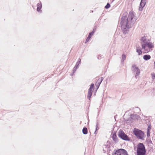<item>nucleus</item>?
<instances>
[{"label": "nucleus", "instance_id": "20e7f679", "mask_svg": "<svg viewBox=\"0 0 155 155\" xmlns=\"http://www.w3.org/2000/svg\"><path fill=\"white\" fill-rule=\"evenodd\" d=\"M118 136L119 137L124 140L129 141L130 140L128 136L122 130H120L119 131Z\"/></svg>", "mask_w": 155, "mask_h": 155}, {"label": "nucleus", "instance_id": "5701e85b", "mask_svg": "<svg viewBox=\"0 0 155 155\" xmlns=\"http://www.w3.org/2000/svg\"><path fill=\"white\" fill-rule=\"evenodd\" d=\"M150 130H147V137H149L150 136Z\"/></svg>", "mask_w": 155, "mask_h": 155}, {"label": "nucleus", "instance_id": "473e14b6", "mask_svg": "<svg viewBox=\"0 0 155 155\" xmlns=\"http://www.w3.org/2000/svg\"><path fill=\"white\" fill-rule=\"evenodd\" d=\"M136 108H137L138 109H139L138 107H136Z\"/></svg>", "mask_w": 155, "mask_h": 155}, {"label": "nucleus", "instance_id": "bb28decb", "mask_svg": "<svg viewBox=\"0 0 155 155\" xmlns=\"http://www.w3.org/2000/svg\"><path fill=\"white\" fill-rule=\"evenodd\" d=\"M90 38H89V37H88L87 38V39H86V41H85V43H86L87 42H88L89 41V40L90 39Z\"/></svg>", "mask_w": 155, "mask_h": 155}, {"label": "nucleus", "instance_id": "b1692460", "mask_svg": "<svg viewBox=\"0 0 155 155\" xmlns=\"http://www.w3.org/2000/svg\"><path fill=\"white\" fill-rule=\"evenodd\" d=\"M152 78L154 79L155 78V74L153 73L152 74Z\"/></svg>", "mask_w": 155, "mask_h": 155}, {"label": "nucleus", "instance_id": "6ab92c4d", "mask_svg": "<svg viewBox=\"0 0 155 155\" xmlns=\"http://www.w3.org/2000/svg\"><path fill=\"white\" fill-rule=\"evenodd\" d=\"M138 116L137 115H131V118L132 119L134 120L135 118L136 119L138 118Z\"/></svg>", "mask_w": 155, "mask_h": 155}, {"label": "nucleus", "instance_id": "cd10ccee", "mask_svg": "<svg viewBox=\"0 0 155 155\" xmlns=\"http://www.w3.org/2000/svg\"><path fill=\"white\" fill-rule=\"evenodd\" d=\"M150 129H151L150 126V125H149L148 126V128L147 129V130H150Z\"/></svg>", "mask_w": 155, "mask_h": 155}, {"label": "nucleus", "instance_id": "0eeeda50", "mask_svg": "<svg viewBox=\"0 0 155 155\" xmlns=\"http://www.w3.org/2000/svg\"><path fill=\"white\" fill-rule=\"evenodd\" d=\"M113 155H128L127 151L123 149H120L117 150Z\"/></svg>", "mask_w": 155, "mask_h": 155}, {"label": "nucleus", "instance_id": "a878e982", "mask_svg": "<svg viewBox=\"0 0 155 155\" xmlns=\"http://www.w3.org/2000/svg\"><path fill=\"white\" fill-rule=\"evenodd\" d=\"M98 125H99V124H98V123L97 122V124H96V130H98L99 129V127H98Z\"/></svg>", "mask_w": 155, "mask_h": 155}, {"label": "nucleus", "instance_id": "7c9ffc66", "mask_svg": "<svg viewBox=\"0 0 155 155\" xmlns=\"http://www.w3.org/2000/svg\"><path fill=\"white\" fill-rule=\"evenodd\" d=\"M154 68H155V61H154Z\"/></svg>", "mask_w": 155, "mask_h": 155}, {"label": "nucleus", "instance_id": "c756f323", "mask_svg": "<svg viewBox=\"0 0 155 155\" xmlns=\"http://www.w3.org/2000/svg\"><path fill=\"white\" fill-rule=\"evenodd\" d=\"M97 130H95V131L94 132V134H97Z\"/></svg>", "mask_w": 155, "mask_h": 155}, {"label": "nucleus", "instance_id": "a211bd4d", "mask_svg": "<svg viewBox=\"0 0 155 155\" xmlns=\"http://www.w3.org/2000/svg\"><path fill=\"white\" fill-rule=\"evenodd\" d=\"M81 59L80 58H79L78 59V61L77 62L75 66L78 68L79 65L81 64Z\"/></svg>", "mask_w": 155, "mask_h": 155}, {"label": "nucleus", "instance_id": "aec40b11", "mask_svg": "<svg viewBox=\"0 0 155 155\" xmlns=\"http://www.w3.org/2000/svg\"><path fill=\"white\" fill-rule=\"evenodd\" d=\"M95 32V31H94V29L93 31H92L91 32H90L89 33V35L88 36V37H89V38H91L92 36L93 35V34Z\"/></svg>", "mask_w": 155, "mask_h": 155}, {"label": "nucleus", "instance_id": "4468645a", "mask_svg": "<svg viewBox=\"0 0 155 155\" xmlns=\"http://www.w3.org/2000/svg\"><path fill=\"white\" fill-rule=\"evenodd\" d=\"M136 52L138 53L139 55L142 54L141 48L139 46L136 47Z\"/></svg>", "mask_w": 155, "mask_h": 155}, {"label": "nucleus", "instance_id": "dca6fc26", "mask_svg": "<svg viewBox=\"0 0 155 155\" xmlns=\"http://www.w3.org/2000/svg\"><path fill=\"white\" fill-rule=\"evenodd\" d=\"M126 58V55L124 54H123L122 55V58L121 61V63L123 64H124V61L125 60Z\"/></svg>", "mask_w": 155, "mask_h": 155}, {"label": "nucleus", "instance_id": "f257e3e1", "mask_svg": "<svg viewBox=\"0 0 155 155\" xmlns=\"http://www.w3.org/2000/svg\"><path fill=\"white\" fill-rule=\"evenodd\" d=\"M127 12L123 13L120 22L121 30L123 33L125 34L127 33L129 29L133 26L136 20L133 12H129L127 17Z\"/></svg>", "mask_w": 155, "mask_h": 155}, {"label": "nucleus", "instance_id": "4be33fe9", "mask_svg": "<svg viewBox=\"0 0 155 155\" xmlns=\"http://www.w3.org/2000/svg\"><path fill=\"white\" fill-rule=\"evenodd\" d=\"M110 4L109 3H107V5L105 6V8L106 9H108L110 7Z\"/></svg>", "mask_w": 155, "mask_h": 155}, {"label": "nucleus", "instance_id": "393cba45", "mask_svg": "<svg viewBox=\"0 0 155 155\" xmlns=\"http://www.w3.org/2000/svg\"><path fill=\"white\" fill-rule=\"evenodd\" d=\"M94 84L93 83H92L91 85L90 88H91V89H93L94 87Z\"/></svg>", "mask_w": 155, "mask_h": 155}, {"label": "nucleus", "instance_id": "2eb2a0df", "mask_svg": "<svg viewBox=\"0 0 155 155\" xmlns=\"http://www.w3.org/2000/svg\"><path fill=\"white\" fill-rule=\"evenodd\" d=\"M143 58L144 60L147 61L150 59L151 56L150 55L145 54L143 56Z\"/></svg>", "mask_w": 155, "mask_h": 155}, {"label": "nucleus", "instance_id": "f8f14e48", "mask_svg": "<svg viewBox=\"0 0 155 155\" xmlns=\"http://www.w3.org/2000/svg\"><path fill=\"white\" fill-rule=\"evenodd\" d=\"M92 89L91 88H89L88 89V94L87 96V98L90 100V98L92 95Z\"/></svg>", "mask_w": 155, "mask_h": 155}, {"label": "nucleus", "instance_id": "412c9836", "mask_svg": "<svg viewBox=\"0 0 155 155\" xmlns=\"http://www.w3.org/2000/svg\"><path fill=\"white\" fill-rule=\"evenodd\" d=\"M78 68L76 66H75V67L73 68L72 71H73V73L71 75H73V74H74L76 71L77 69Z\"/></svg>", "mask_w": 155, "mask_h": 155}, {"label": "nucleus", "instance_id": "6e6552de", "mask_svg": "<svg viewBox=\"0 0 155 155\" xmlns=\"http://www.w3.org/2000/svg\"><path fill=\"white\" fill-rule=\"evenodd\" d=\"M154 47L153 44L149 41L147 43L145 44V49H143L147 52L150 51L151 49Z\"/></svg>", "mask_w": 155, "mask_h": 155}, {"label": "nucleus", "instance_id": "f3484780", "mask_svg": "<svg viewBox=\"0 0 155 155\" xmlns=\"http://www.w3.org/2000/svg\"><path fill=\"white\" fill-rule=\"evenodd\" d=\"M88 132L87 128L86 127H84L82 129V133L84 134H86Z\"/></svg>", "mask_w": 155, "mask_h": 155}, {"label": "nucleus", "instance_id": "423d86ee", "mask_svg": "<svg viewBox=\"0 0 155 155\" xmlns=\"http://www.w3.org/2000/svg\"><path fill=\"white\" fill-rule=\"evenodd\" d=\"M140 40L142 49H145V44L150 41L149 39L147 36H143L141 38Z\"/></svg>", "mask_w": 155, "mask_h": 155}, {"label": "nucleus", "instance_id": "2f4dec72", "mask_svg": "<svg viewBox=\"0 0 155 155\" xmlns=\"http://www.w3.org/2000/svg\"><path fill=\"white\" fill-rule=\"evenodd\" d=\"M114 0H112V2H113Z\"/></svg>", "mask_w": 155, "mask_h": 155}, {"label": "nucleus", "instance_id": "ddd939ff", "mask_svg": "<svg viewBox=\"0 0 155 155\" xmlns=\"http://www.w3.org/2000/svg\"><path fill=\"white\" fill-rule=\"evenodd\" d=\"M42 5L41 2H40L39 3L37 4V10L38 12H39L41 11H40V10L42 8Z\"/></svg>", "mask_w": 155, "mask_h": 155}, {"label": "nucleus", "instance_id": "39448f33", "mask_svg": "<svg viewBox=\"0 0 155 155\" xmlns=\"http://www.w3.org/2000/svg\"><path fill=\"white\" fill-rule=\"evenodd\" d=\"M133 73L135 74V78H138V76L139 75L140 73V71L137 67H136V65H133L131 68Z\"/></svg>", "mask_w": 155, "mask_h": 155}, {"label": "nucleus", "instance_id": "f03ea898", "mask_svg": "<svg viewBox=\"0 0 155 155\" xmlns=\"http://www.w3.org/2000/svg\"><path fill=\"white\" fill-rule=\"evenodd\" d=\"M146 151L144 145L143 143H140L137 145V155H145Z\"/></svg>", "mask_w": 155, "mask_h": 155}, {"label": "nucleus", "instance_id": "1a4fd4ad", "mask_svg": "<svg viewBox=\"0 0 155 155\" xmlns=\"http://www.w3.org/2000/svg\"><path fill=\"white\" fill-rule=\"evenodd\" d=\"M146 3V0H141L139 10L140 11H142L143 8L145 6Z\"/></svg>", "mask_w": 155, "mask_h": 155}, {"label": "nucleus", "instance_id": "9b49d317", "mask_svg": "<svg viewBox=\"0 0 155 155\" xmlns=\"http://www.w3.org/2000/svg\"><path fill=\"white\" fill-rule=\"evenodd\" d=\"M103 78L102 77H101V78H99L97 80V82H96V86L97 87V88H98L100 86L102 82V81L103 80Z\"/></svg>", "mask_w": 155, "mask_h": 155}, {"label": "nucleus", "instance_id": "c85d7f7f", "mask_svg": "<svg viewBox=\"0 0 155 155\" xmlns=\"http://www.w3.org/2000/svg\"><path fill=\"white\" fill-rule=\"evenodd\" d=\"M150 143H152V141H151V140H149V144H150Z\"/></svg>", "mask_w": 155, "mask_h": 155}, {"label": "nucleus", "instance_id": "9d476101", "mask_svg": "<svg viewBox=\"0 0 155 155\" xmlns=\"http://www.w3.org/2000/svg\"><path fill=\"white\" fill-rule=\"evenodd\" d=\"M112 138L115 143H117L118 142L119 140L117 137L116 133L112 134Z\"/></svg>", "mask_w": 155, "mask_h": 155}, {"label": "nucleus", "instance_id": "7ed1b4c3", "mask_svg": "<svg viewBox=\"0 0 155 155\" xmlns=\"http://www.w3.org/2000/svg\"><path fill=\"white\" fill-rule=\"evenodd\" d=\"M133 133L138 139L144 140V134L141 130L134 128L133 130Z\"/></svg>", "mask_w": 155, "mask_h": 155}]
</instances>
